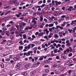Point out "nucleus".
<instances>
[{
    "mask_svg": "<svg viewBox=\"0 0 76 76\" xmlns=\"http://www.w3.org/2000/svg\"><path fill=\"white\" fill-rule=\"evenodd\" d=\"M36 73V71H32L30 73V75H35Z\"/></svg>",
    "mask_w": 76,
    "mask_h": 76,
    "instance_id": "6e6552de",
    "label": "nucleus"
},
{
    "mask_svg": "<svg viewBox=\"0 0 76 76\" xmlns=\"http://www.w3.org/2000/svg\"><path fill=\"white\" fill-rule=\"evenodd\" d=\"M60 37H63V32H60L59 33Z\"/></svg>",
    "mask_w": 76,
    "mask_h": 76,
    "instance_id": "dca6fc26",
    "label": "nucleus"
},
{
    "mask_svg": "<svg viewBox=\"0 0 76 76\" xmlns=\"http://www.w3.org/2000/svg\"><path fill=\"white\" fill-rule=\"evenodd\" d=\"M65 19H66V20H69V18L68 17H66L65 18Z\"/></svg>",
    "mask_w": 76,
    "mask_h": 76,
    "instance_id": "69168bd1",
    "label": "nucleus"
},
{
    "mask_svg": "<svg viewBox=\"0 0 76 76\" xmlns=\"http://www.w3.org/2000/svg\"><path fill=\"white\" fill-rule=\"evenodd\" d=\"M10 60V58H6L5 59V61H9Z\"/></svg>",
    "mask_w": 76,
    "mask_h": 76,
    "instance_id": "7c9ffc66",
    "label": "nucleus"
},
{
    "mask_svg": "<svg viewBox=\"0 0 76 76\" xmlns=\"http://www.w3.org/2000/svg\"><path fill=\"white\" fill-rule=\"evenodd\" d=\"M55 41H56L55 39H54L53 41H52L50 43L51 44H53L55 42Z\"/></svg>",
    "mask_w": 76,
    "mask_h": 76,
    "instance_id": "49530a36",
    "label": "nucleus"
},
{
    "mask_svg": "<svg viewBox=\"0 0 76 76\" xmlns=\"http://www.w3.org/2000/svg\"><path fill=\"white\" fill-rule=\"evenodd\" d=\"M13 60H15V61H17L18 60H19V58H13Z\"/></svg>",
    "mask_w": 76,
    "mask_h": 76,
    "instance_id": "ea45409f",
    "label": "nucleus"
},
{
    "mask_svg": "<svg viewBox=\"0 0 76 76\" xmlns=\"http://www.w3.org/2000/svg\"><path fill=\"white\" fill-rule=\"evenodd\" d=\"M19 5V2H17L15 3V6L16 7H18V6Z\"/></svg>",
    "mask_w": 76,
    "mask_h": 76,
    "instance_id": "aec40b11",
    "label": "nucleus"
},
{
    "mask_svg": "<svg viewBox=\"0 0 76 76\" xmlns=\"http://www.w3.org/2000/svg\"><path fill=\"white\" fill-rule=\"evenodd\" d=\"M60 76H66V74H62L60 75Z\"/></svg>",
    "mask_w": 76,
    "mask_h": 76,
    "instance_id": "680f3d73",
    "label": "nucleus"
},
{
    "mask_svg": "<svg viewBox=\"0 0 76 76\" xmlns=\"http://www.w3.org/2000/svg\"><path fill=\"white\" fill-rule=\"evenodd\" d=\"M39 18H40V22L42 21V20H43V16H41L39 17Z\"/></svg>",
    "mask_w": 76,
    "mask_h": 76,
    "instance_id": "2eb2a0df",
    "label": "nucleus"
},
{
    "mask_svg": "<svg viewBox=\"0 0 76 76\" xmlns=\"http://www.w3.org/2000/svg\"><path fill=\"white\" fill-rule=\"evenodd\" d=\"M31 44H30L27 47L28 48V49H29L31 47Z\"/></svg>",
    "mask_w": 76,
    "mask_h": 76,
    "instance_id": "72a5a7b5",
    "label": "nucleus"
},
{
    "mask_svg": "<svg viewBox=\"0 0 76 76\" xmlns=\"http://www.w3.org/2000/svg\"><path fill=\"white\" fill-rule=\"evenodd\" d=\"M54 38H58V35H57V34H56L54 36Z\"/></svg>",
    "mask_w": 76,
    "mask_h": 76,
    "instance_id": "4c0bfd02",
    "label": "nucleus"
},
{
    "mask_svg": "<svg viewBox=\"0 0 76 76\" xmlns=\"http://www.w3.org/2000/svg\"><path fill=\"white\" fill-rule=\"evenodd\" d=\"M54 53H57V49H55L54 50Z\"/></svg>",
    "mask_w": 76,
    "mask_h": 76,
    "instance_id": "c756f323",
    "label": "nucleus"
},
{
    "mask_svg": "<svg viewBox=\"0 0 76 76\" xmlns=\"http://www.w3.org/2000/svg\"><path fill=\"white\" fill-rule=\"evenodd\" d=\"M32 67L35 68V67H37V65H36V64H34L32 65Z\"/></svg>",
    "mask_w": 76,
    "mask_h": 76,
    "instance_id": "4be33fe9",
    "label": "nucleus"
},
{
    "mask_svg": "<svg viewBox=\"0 0 76 76\" xmlns=\"http://www.w3.org/2000/svg\"><path fill=\"white\" fill-rule=\"evenodd\" d=\"M66 69V67H64L62 68H60L59 69H58L59 71V72H64V70Z\"/></svg>",
    "mask_w": 76,
    "mask_h": 76,
    "instance_id": "39448f33",
    "label": "nucleus"
},
{
    "mask_svg": "<svg viewBox=\"0 0 76 76\" xmlns=\"http://www.w3.org/2000/svg\"><path fill=\"white\" fill-rule=\"evenodd\" d=\"M66 24V22H64V24H62L61 25V27H64V26H65V24Z\"/></svg>",
    "mask_w": 76,
    "mask_h": 76,
    "instance_id": "5fc2aeb1",
    "label": "nucleus"
},
{
    "mask_svg": "<svg viewBox=\"0 0 76 76\" xmlns=\"http://www.w3.org/2000/svg\"><path fill=\"white\" fill-rule=\"evenodd\" d=\"M31 48H32V47H34L35 46V45L34 44H31Z\"/></svg>",
    "mask_w": 76,
    "mask_h": 76,
    "instance_id": "bf43d9fd",
    "label": "nucleus"
},
{
    "mask_svg": "<svg viewBox=\"0 0 76 76\" xmlns=\"http://www.w3.org/2000/svg\"><path fill=\"white\" fill-rule=\"evenodd\" d=\"M57 64H54L53 65V67H57Z\"/></svg>",
    "mask_w": 76,
    "mask_h": 76,
    "instance_id": "864d4df0",
    "label": "nucleus"
},
{
    "mask_svg": "<svg viewBox=\"0 0 76 76\" xmlns=\"http://www.w3.org/2000/svg\"><path fill=\"white\" fill-rule=\"evenodd\" d=\"M56 28H55V27H53L52 28V29L54 30V29H58V28L60 29H63V27H61L60 26H56Z\"/></svg>",
    "mask_w": 76,
    "mask_h": 76,
    "instance_id": "f257e3e1",
    "label": "nucleus"
},
{
    "mask_svg": "<svg viewBox=\"0 0 76 76\" xmlns=\"http://www.w3.org/2000/svg\"><path fill=\"white\" fill-rule=\"evenodd\" d=\"M19 44H20V45H23L24 44V43H23L22 41L20 40L19 42Z\"/></svg>",
    "mask_w": 76,
    "mask_h": 76,
    "instance_id": "b1692460",
    "label": "nucleus"
},
{
    "mask_svg": "<svg viewBox=\"0 0 76 76\" xmlns=\"http://www.w3.org/2000/svg\"><path fill=\"white\" fill-rule=\"evenodd\" d=\"M49 72H50V70L48 69H46L45 70V72H46V73H48Z\"/></svg>",
    "mask_w": 76,
    "mask_h": 76,
    "instance_id": "79ce46f5",
    "label": "nucleus"
},
{
    "mask_svg": "<svg viewBox=\"0 0 76 76\" xmlns=\"http://www.w3.org/2000/svg\"><path fill=\"white\" fill-rule=\"evenodd\" d=\"M70 43H67V44L66 45V46H67V47H70Z\"/></svg>",
    "mask_w": 76,
    "mask_h": 76,
    "instance_id": "e433bc0d",
    "label": "nucleus"
},
{
    "mask_svg": "<svg viewBox=\"0 0 76 76\" xmlns=\"http://www.w3.org/2000/svg\"><path fill=\"white\" fill-rule=\"evenodd\" d=\"M67 10L68 11H72V9H70V8H69H69H67Z\"/></svg>",
    "mask_w": 76,
    "mask_h": 76,
    "instance_id": "338daca9",
    "label": "nucleus"
},
{
    "mask_svg": "<svg viewBox=\"0 0 76 76\" xmlns=\"http://www.w3.org/2000/svg\"><path fill=\"white\" fill-rule=\"evenodd\" d=\"M68 73L69 75H71L73 73V71L72 70H69L68 71Z\"/></svg>",
    "mask_w": 76,
    "mask_h": 76,
    "instance_id": "9b49d317",
    "label": "nucleus"
},
{
    "mask_svg": "<svg viewBox=\"0 0 76 76\" xmlns=\"http://www.w3.org/2000/svg\"><path fill=\"white\" fill-rule=\"evenodd\" d=\"M8 74H9V75H10V76H12L13 75V74L12 73H11V72H9Z\"/></svg>",
    "mask_w": 76,
    "mask_h": 76,
    "instance_id": "e2e57ef3",
    "label": "nucleus"
},
{
    "mask_svg": "<svg viewBox=\"0 0 76 76\" xmlns=\"http://www.w3.org/2000/svg\"><path fill=\"white\" fill-rule=\"evenodd\" d=\"M24 30L26 31H28V30H29V26H27L24 29Z\"/></svg>",
    "mask_w": 76,
    "mask_h": 76,
    "instance_id": "412c9836",
    "label": "nucleus"
},
{
    "mask_svg": "<svg viewBox=\"0 0 76 76\" xmlns=\"http://www.w3.org/2000/svg\"><path fill=\"white\" fill-rule=\"evenodd\" d=\"M44 33L43 32L39 33V37H41L42 36Z\"/></svg>",
    "mask_w": 76,
    "mask_h": 76,
    "instance_id": "a211bd4d",
    "label": "nucleus"
},
{
    "mask_svg": "<svg viewBox=\"0 0 76 76\" xmlns=\"http://www.w3.org/2000/svg\"><path fill=\"white\" fill-rule=\"evenodd\" d=\"M68 61L69 62V64H70V63H72V62H73V61H72V60L71 59H69L68 60Z\"/></svg>",
    "mask_w": 76,
    "mask_h": 76,
    "instance_id": "c85d7f7f",
    "label": "nucleus"
},
{
    "mask_svg": "<svg viewBox=\"0 0 76 76\" xmlns=\"http://www.w3.org/2000/svg\"><path fill=\"white\" fill-rule=\"evenodd\" d=\"M62 58H64V60H66V59L67 58H66V56H65V55H63L62 56Z\"/></svg>",
    "mask_w": 76,
    "mask_h": 76,
    "instance_id": "f3484780",
    "label": "nucleus"
},
{
    "mask_svg": "<svg viewBox=\"0 0 76 76\" xmlns=\"http://www.w3.org/2000/svg\"><path fill=\"white\" fill-rule=\"evenodd\" d=\"M22 75L23 76H26L27 75V73L26 72H23L22 73Z\"/></svg>",
    "mask_w": 76,
    "mask_h": 76,
    "instance_id": "393cba45",
    "label": "nucleus"
},
{
    "mask_svg": "<svg viewBox=\"0 0 76 76\" xmlns=\"http://www.w3.org/2000/svg\"><path fill=\"white\" fill-rule=\"evenodd\" d=\"M66 51L67 53H69V51H70V49L69 48H67L66 49Z\"/></svg>",
    "mask_w": 76,
    "mask_h": 76,
    "instance_id": "8fccbe9b",
    "label": "nucleus"
},
{
    "mask_svg": "<svg viewBox=\"0 0 76 76\" xmlns=\"http://www.w3.org/2000/svg\"><path fill=\"white\" fill-rule=\"evenodd\" d=\"M1 67H2V68H3V67H4V64H1Z\"/></svg>",
    "mask_w": 76,
    "mask_h": 76,
    "instance_id": "c03bdc74",
    "label": "nucleus"
},
{
    "mask_svg": "<svg viewBox=\"0 0 76 76\" xmlns=\"http://www.w3.org/2000/svg\"><path fill=\"white\" fill-rule=\"evenodd\" d=\"M35 28V27H34L33 26H32L31 27H29L28 26V29H32V28Z\"/></svg>",
    "mask_w": 76,
    "mask_h": 76,
    "instance_id": "f704fd0d",
    "label": "nucleus"
},
{
    "mask_svg": "<svg viewBox=\"0 0 76 76\" xmlns=\"http://www.w3.org/2000/svg\"><path fill=\"white\" fill-rule=\"evenodd\" d=\"M34 58L35 60V61H37V60L38 59V57H35Z\"/></svg>",
    "mask_w": 76,
    "mask_h": 76,
    "instance_id": "de8ad7c7",
    "label": "nucleus"
},
{
    "mask_svg": "<svg viewBox=\"0 0 76 76\" xmlns=\"http://www.w3.org/2000/svg\"><path fill=\"white\" fill-rule=\"evenodd\" d=\"M45 10L43 9L40 13L41 15H43L44 14V13H45Z\"/></svg>",
    "mask_w": 76,
    "mask_h": 76,
    "instance_id": "9d476101",
    "label": "nucleus"
},
{
    "mask_svg": "<svg viewBox=\"0 0 76 76\" xmlns=\"http://www.w3.org/2000/svg\"><path fill=\"white\" fill-rule=\"evenodd\" d=\"M55 3L56 4V6H58V1H55Z\"/></svg>",
    "mask_w": 76,
    "mask_h": 76,
    "instance_id": "a19ab883",
    "label": "nucleus"
},
{
    "mask_svg": "<svg viewBox=\"0 0 76 76\" xmlns=\"http://www.w3.org/2000/svg\"><path fill=\"white\" fill-rule=\"evenodd\" d=\"M41 6V8H42L43 7H44V6H45V4H43Z\"/></svg>",
    "mask_w": 76,
    "mask_h": 76,
    "instance_id": "58836bf2",
    "label": "nucleus"
},
{
    "mask_svg": "<svg viewBox=\"0 0 76 76\" xmlns=\"http://www.w3.org/2000/svg\"><path fill=\"white\" fill-rule=\"evenodd\" d=\"M54 3H55V1H54V0H53L52 1V5L53 6L55 5V4H54Z\"/></svg>",
    "mask_w": 76,
    "mask_h": 76,
    "instance_id": "a878e982",
    "label": "nucleus"
},
{
    "mask_svg": "<svg viewBox=\"0 0 76 76\" xmlns=\"http://www.w3.org/2000/svg\"><path fill=\"white\" fill-rule=\"evenodd\" d=\"M61 15V12H54V16H59Z\"/></svg>",
    "mask_w": 76,
    "mask_h": 76,
    "instance_id": "423d86ee",
    "label": "nucleus"
},
{
    "mask_svg": "<svg viewBox=\"0 0 76 76\" xmlns=\"http://www.w3.org/2000/svg\"><path fill=\"white\" fill-rule=\"evenodd\" d=\"M35 35H36V36H37V35L39 36V32H38V31L36 32L35 33Z\"/></svg>",
    "mask_w": 76,
    "mask_h": 76,
    "instance_id": "3c124183",
    "label": "nucleus"
},
{
    "mask_svg": "<svg viewBox=\"0 0 76 76\" xmlns=\"http://www.w3.org/2000/svg\"><path fill=\"white\" fill-rule=\"evenodd\" d=\"M23 25H22V23H19V27L20 28V30H19V32H21L23 30Z\"/></svg>",
    "mask_w": 76,
    "mask_h": 76,
    "instance_id": "f03ea898",
    "label": "nucleus"
},
{
    "mask_svg": "<svg viewBox=\"0 0 76 76\" xmlns=\"http://www.w3.org/2000/svg\"><path fill=\"white\" fill-rule=\"evenodd\" d=\"M59 9L58 8H56L55 10V12H59Z\"/></svg>",
    "mask_w": 76,
    "mask_h": 76,
    "instance_id": "6ab92c4d",
    "label": "nucleus"
},
{
    "mask_svg": "<svg viewBox=\"0 0 76 76\" xmlns=\"http://www.w3.org/2000/svg\"><path fill=\"white\" fill-rule=\"evenodd\" d=\"M54 26V24H50L49 25V27H53Z\"/></svg>",
    "mask_w": 76,
    "mask_h": 76,
    "instance_id": "cd10ccee",
    "label": "nucleus"
},
{
    "mask_svg": "<svg viewBox=\"0 0 76 76\" xmlns=\"http://www.w3.org/2000/svg\"><path fill=\"white\" fill-rule=\"evenodd\" d=\"M12 31H15V30H16V28H15V27H12Z\"/></svg>",
    "mask_w": 76,
    "mask_h": 76,
    "instance_id": "4d7b16f0",
    "label": "nucleus"
},
{
    "mask_svg": "<svg viewBox=\"0 0 76 76\" xmlns=\"http://www.w3.org/2000/svg\"><path fill=\"white\" fill-rule=\"evenodd\" d=\"M42 3V1H40L38 3V4H41Z\"/></svg>",
    "mask_w": 76,
    "mask_h": 76,
    "instance_id": "09e8293b",
    "label": "nucleus"
},
{
    "mask_svg": "<svg viewBox=\"0 0 76 76\" xmlns=\"http://www.w3.org/2000/svg\"><path fill=\"white\" fill-rule=\"evenodd\" d=\"M55 74H58V72L56 70H55Z\"/></svg>",
    "mask_w": 76,
    "mask_h": 76,
    "instance_id": "6e6d98bb",
    "label": "nucleus"
},
{
    "mask_svg": "<svg viewBox=\"0 0 76 76\" xmlns=\"http://www.w3.org/2000/svg\"><path fill=\"white\" fill-rule=\"evenodd\" d=\"M21 23H22V25L23 26H25L26 25V23L24 22H21Z\"/></svg>",
    "mask_w": 76,
    "mask_h": 76,
    "instance_id": "603ef678",
    "label": "nucleus"
},
{
    "mask_svg": "<svg viewBox=\"0 0 76 76\" xmlns=\"http://www.w3.org/2000/svg\"><path fill=\"white\" fill-rule=\"evenodd\" d=\"M44 67H47V68H48V69L50 68V66H48V65H45Z\"/></svg>",
    "mask_w": 76,
    "mask_h": 76,
    "instance_id": "473e14b6",
    "label": "nucleus"
},
{
    "mask_svg": "<svg viewBox=\"0 0 76 76\" xmlns=\"http://www.w3.org/2000/svg\"><path fill=\"white\" fill-rule=\"evenodd\" d=\"M44 58V56H42L41 57V58H39V60H42Z\"/></svg>",
    "mask_w": 76,
    "mask_h": 76,
    "instance_id": "bb28decb",
    "label": "nucleus"
},
{
    "mask_svg": "<svg viewBox=\"0 0 76 76\" xmlns=\"http://www.w3.org/2000/svg\"><path fill=\"white\" fill-rule=\"evenodd\" d=\"M21 64L22 63L21 62L18 63L16 66L15 67L17 69H19L20 68V66L21 65Z\"/></svg>",
    "mask_w": 76,
    "mask_h": 76,
    "instance_id": "20e7f679",
    "label": "nucleus"
},
{
    "mask_svg": "<svg viewBox=\"0 0 76 76\" xmlns=\"http://www.w3.org/2000/svg\"><path fill=\"white\" fill-rule=\"evenodd\" d=\"M41 64V63L39 62H37L36 64V65H37V66H38V65H39V64Z\"/></svg>",
    "mask_w": 76,
    "mask_h": 76,
    "instance_id": "13d9d810",
    "label": "nucleus"
},
{
    "mask_svg": "<svg viewBox=\"0 0 76 76\" xmlns=\"http://www.w3.org/2000/svg\"><path fill=\"white\" fill-rule=\"evenodd\" d=\"M68 31L69 32V33H72V31H73V30L72 29H70L69 28L68 29Z\"/></svg>",
    "mask_w": 76,
    "mask_h": 76,
    "instance_id": "5701e85b",
    "label": "nucleus"
},
{
    "mask_svg": "<svg viewBox=\"0 0 76 76\" xmlns=\"http://www.w3.org/2000/svg\"><path fill=\"white\" fill-rule=\"evenodd\" d=\"M45 6V10H47V9L48 8V5H46Z\"/></svg>",
    "mask_w": 76,
    "mask_h": 76,
    "instance_id": "c9c22d12",
    "label": "nucleus"
},
{
    "mask_svg": "<svg viewBox=\"0 0 76 76\" xmlns=\"http://www.w3.org/2000/svg\"><path fill=\"white\" fill-rule=\"evenodd\" d=\"M7 45H9V46L11 45H12V43H11V42L8 41L7 42Z\"/></svg>",
    "mask_w": 76,
    "mask_h": 76,
    "instance_id": "4468645a",
    "label": "nucleus"
},
{
    "mask_svg": "<svg viewBox=\"0 0 76 76\" xmlns=\"http://www.w3.org/2000/svg\"><path fill=\"white\" fill-rule=\"evenodd\" d=\"M35 20H38V18H34L33 20H32L31 22H32V23H33L34 26H35V25L37 24V21Z\"/></svg>",
    "mask_w": 76,
    "mask_h": 76,
    "instance_id": "7ed1b4c3",
    "label": "nucleus"
},
{
    "mask_svg": "<svg viewBox=\"0 0 76 76\" xmlns=\"http://www.w3.org/2000/svg\"><path fill=\"white\" fill-rule=\"evenodd\" d=\"M73 61H74L75 62H76V58H74L72 59Z\"/></svg>",
    "mask_w": 76,
    "mask_h": 76,
    "instance_id": "774afa93",
    "label": "nucleus"
},
{
    "mask_svg": "<svg viewBox=\"0 0 76 76\" xmlns=\"http://www.w3.org/2000/svg\"><path fill=\"white\" fill-rule=\"evenodd\" d=\"M30 53L31 54H32L33 53V51H31L28 52L26 54V56H30V55H31Z\"/></svg>",
    "mask_w": 76,
    "mask_h": 76,
    "instance_id": "0eeeda50",
    "label": "nucleus"
},
{
    "mask_svg": "<svg viewBox=\"0 0 76 76\" xmlns=\"http://www.w3.org/2000/svg\"><path fill=\"white\" fill-rule=\"evenodd\" d=\"M11 12V11L10 10L7 11V12H6L4 14V16H6V15H8V14H10Z\"/></svg>",
    "mask_w": 76,
    "mask_h": 76,
    "instance_id": "1a4fd4ad",
    "label": "nucleus"
},
{
    "mask_svg": "<svg viewBox=\"0 0 76 76\" xmlns=\"http://www.w3.org/2000/svg\"><path fill=\"white\" fill-rule=\"evenodd\" d=\"M25 22H26V23H28L30 22V20H28V19H26L25 20Z\"/></svg>",
    "mask_w": 76,
    "mask_h": 76,
    "instance_id": "2f4dec72",
    "label": "nucleus"
},
{
    "mask_svg": "<svg viewBox=\"0 0 76 76\" xmlns=\"http://www.w3.org/2000/svg\"><path fill=\"white\" fill-rule=\"evenodd\" d=\"M13 2H14V3H16L17 2H18V1H17V0H14L13 1Z\"/></svg>",
    "mask_w": 76,
    "mask_h": 76,
    "instance_id": "0e129e2a",
    "label": "nucleus"
},
{
    "mask_svg": "<svg viewBox=\"0 0 76 76\" xmlns=\"http://www.w3.org/2000/svg\"><path fill=\"white\" fill-rule=\"evenodd\" d=\"M73 55V54L72 53H70L68 54V57H71Z\"/></svg>",
    "mask_w": 76,
    "mask_h": 76,
    "instance_id": "a18cd8bd",
    "label": "nucleus"
},
{
    "mask_svg": "<svg viewBox=\"0 0 76 76\" xmlns=\"http://www.w3.org/2000/svg\"><path fill=\"white\" fill-rule=\"evenodd\" d=\"M66 15H63L61 16V18H64L66 17Z\"/></svg>",
    "mask_w": 76,
    "mask_h": 76,
    "instance_id": "052dcab7",
    "label": "nucleus"
},
{
    "mask_svg": "<svg viewBox=\"0 0 76 76\" xmlns=\"http://www.w3.org/2000/svg\"><path fill=\"white\" fill-rule=\"evenodd\" d=\"M28 39H29V41H33L34 40V39L33 38L31 39V37H28Z\"/></svg>",
    "mask_w": 76,
    "mask_h": 76,
    "instance_id": "f8f14e48",
    "label": "nucleus"
},
{
    "mask_svg": "<svg viewBox=\"0 0 76 76\" xmlns=\"http://www.w3.org/2000/svg\"><path fill=\"white\" fill-rule=\"evenodd\" d=\"M31 66V64L29 63L26 64L25 66L26 67H29Z\"/></svg>",
    "mask_w": 76,
    "mask_h": 76,
    "instance_id": "ddd939ff",
    "label": "nucleus"
},
{
    "mask_svg": "<svg viewBox=\"0 0 76 76\" xmlns=\"http://www.w3.org/2000/svg\"><path fill=\"white\" fill-rule=\"evenodd\" d=\"M23 46H21L20 47H19V50H22V49L23 48Z\"/></svg>",
    "mask_w": 76,
    "mask_h": 76,
    "instance_id": "37998d69",
    "label": "nucleus"
}]
</instances>
